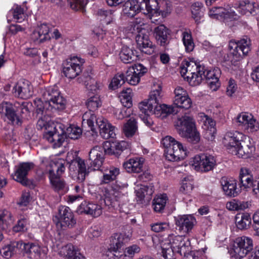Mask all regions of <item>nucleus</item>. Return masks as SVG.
Returning a JSON list of instances; mask_svg holds the SVG:
<instances>
[{
  "instance_id": "obj_30",
  "label": "nucleus",
  "mask_w": 259,
  "mask_h": 259,
  "mask_svg": "<svg viewBox=\"0 0 259 259\" xmlns=\"http://www.w3.org/2000/svg\"><path fill=\"white\" fill-rule=\"evenodd\" d=\"M198 69L197 71H192V73L187 74L185 78H187L188 81L192 85H197L200 84L204 79L203 71L204 70V66L198 64Z\"/></svg>"
},
{
  "instance_id": "obj_37",
  "label": "nucleus",
  "mask_w": 259,
  "mask_h": 259,
  "mask_svg": "<svg viewBox=\"0 0 259 259\" xmlns=\"http://www.w3.org/2000/svg\"><path fill=\"white\" fill-rule=\"evenodd\" d=\"M15 218L10 211L0 210V228L7 229L13 224Z\"/></svg>"
},
{
  "instance_id": "obj_19",
  "label": "nucleus",
  "mask_w": 259,
  "mask_h": 259,
  "mask_svg": "<svg viewBox=\"0 0 259 259\" xmlns=\"http://www.w3.org/2000/svg\"><path fill=\"white\" fill-rule=\"evenodd\" d=\"M15 96L27 99L31 97L33 93V88L30 82L26 80L19 81L13 89Z\"/></svg>"
},
{
  "instance_id": "obj_26",
  "label": "nucleus",
  "mask_w": 259,
  "mask_h": 259,
  "mask_svg": "<svg viewBox=\"0 0 259 259\" xmlns=\"http://www.w3.org/2000/svg\"><path fill=\"white\" fill-rule=\"evenodd\" d=\"M144 159L142 157L130 158L123 163V166L128 172L139 173L142 171Z\"/></svg>"
},
{
  "instance_id": "obj_34",
  "label": "nucleus",
  "mask_w": 259,
  "mask_h": 259,
  "mask_svg": "<svg viewBox=\"0 0 259 259\" xmlns=\"http://www.w3.org/2000/svg\"><path fill=\"white\" fill-rule=\"evenodd\" d=\"M255 151V147L253 144L240 145L235 150L236 153L233 155L239 157L246 158L251 157Z\"/></svg>"
},
{
  "instance_id": "obj_36",
  "label": "nucleus",
  "mask_w": 259,
  "mask_h": 259,
  "mask_svg": "<svg viewBox=\"0 0 259 259\" xmlns=\"http://www.w3.org/2000/svg\"><path fill=\"white\" fill-rule=\"evenodd\" d=\"M119 174V169L114 166H110L104 169L101 184H108L117 178Z\"/></svg>"
},
{
  "instance_id": "obj_63",
  "label": "nucleus",
  "mask_w": 259,
  "mask_h": 259,
  "mask_svg": "<svg viewBox=\"0 0 259 259\" xmlns=\"http://www.w3.org/2000/svg\"><path fill=\"white\" fill-rule=\"evenodd\" d=\"M183 41L187 52H190L193 50L194 48V43L191 33H184Z\"/></svg>"
},
{
  "instance_id": "obj_43",
  "label": "nucleus",
  "mask_w": 259,
  "mask_h": 259,
  "mask_svg": "<svg viewBox=\"0 0 259 259\" xmlns=\"http://www.w3.org/2000/svg\"><path fill=\"white\" fill-rule=\"evenodd\" d=\"M239 7L244 11V14L248 12L254 15L258 12L259 11V5L254 1L248 0L241 1L239 3Z\"/></svg>"
},
{
  "instance_id": "obj_27",
  "label": "nucleus",
  "mask_w": 259,
  "mask_h": 259,
  "mask_svg": "<svg viewBox=\"0 0 259 259\" xmlns=\"http://www.w3.org/2000/svg\"><path fill=\"white\" fill-rule=\"evenodd\" d=\"M178 110L173 105L159 104L150 112V114H154L157 117L163 118L170 114H177Z\"/></svg>"
},
{
  "instance_id": "obj_11",
  "label": "nucleus",
  "mask_w": 259,
  "mask_h": 259,
  "mask_svg": "<svg viewBox=\"0 0 259 259\" xmlns=\"http://www.w3.org/2000/svg\"><path fill=\"white\" fill-rule=\"evenodd\" d=\"M119 186H109L105 190V203L107 205L115 207L117 205L121 207L128 202L126 196L120 191Z\"/></svg>"
},
{
  "instance_id": "obj_61",
  "label": "nucleus",
  "mask_w": 259,
  "mask_h": 259,
  "mask_svg": "<svg viewBox=\"0 0 259 259\" xmlns=\"http://www.w3.org/2000/svg\"><path fill=\"white\" fill-rule=\"evenodd\" d=\"M151 230L156 233L164 232L169 229V223L166 222H158L150 225Z\"/></svg>"
},
{
  "instance_id": "obj_47",
  "label": "nucleus",
  "mask_w": 259,
  "mask_h": 259,
  "mask_svg": "<svg viewBox=\"0 0 259 259\" xmlns=\"http://www.w3.org/2000/svg\"><path fill=\"white\" fill-rule=\"evenodd\" d=\"M247 201L233 199L226 203V208L230 210H242L248 207Z\"/></svg>"
},
{
  "instance_id": "obj_21",
  "label": "nucleus",
  "mask_w": 259,
  "mask_h": 259,
  "mask_svg": "<svg viewBox=\"0 0 259 259\" xmlns=\"http://www.w3.org/2000/svg\"><path fill=\"white\" fill-rule=\"evenodd\" d=\"M135 39L138 47L142 52L147 55H152L155 52L156 46L150 40L147 33H138Z\"/></svg>"
},
{
  "instance_id": "obj_20",
  "label": "nucleus",
  "mask_w": 259,
  "mask_h": 259,
  "mask_svg": "<svg viewBox=\"0 0 259 259\" xmlns=\"http://www.w3.org/2000/svg\"><path fill=\"white\" fill-rule=\"evenodd\" d=\"M34 164L32 162H23L20 163L16 167L15 171L12 175L13 178L16 181L23 185L27 184V176L28 172L33 168Z\"/></svg>"
},
{
  "instance_id": "obj_51",
  "label": "nucleus",
  "mask_w": 259,
  "mask_h": 259,
  "mask_svg": "<svg viewBox=\"0 0 259 259\" xmlns=\"http://www.w3.org/2000/svg\"><path fill=\"white\" fill-rule=\"evenodd\" d=\"M165 194L156 196L153 200V206L155 211L160 212L164 208L167 201Z\"/></svg>"
},
{
  "instance_id": "obj_6",
  "label": "nucleus",
  "mask_w": 259,
  "mask_h": 259,
  "mask_svg": "<svg viewBox=\"0 0 259 259\" xmlns=\"http://www.w3.org/2000/svg\"><path fill=\"white\" fill-rule=\"evenodd\" d=\"M179 134L192 143H198L200 139V134L197 131L194 119L188 116L179 118L176 124Z\"/></svg>"
},
{
  "instance_id": "obj_56",
  "label": "nucleus",
  "mask_w": 259,
  "mask_h": 259,
  "mask_svg": "<svg viewBox=\"0 0 259 259\" xmlns=\"http://www.w3.org/2000/svg\"><path fill=\"white\" fill-rule=\"evenodd\" d=\"M29 226L28 219L22 217L18 220L17 224L13 227V230L15 232H25L28 230Z\"/></svg>"
},
{
  "instance_id": "obj_54",
  "label": "nucleus",
  "mask_w": 259,
  "mask_h": 259,
  "mask_svg": "<svg viewBox=\"0 0 259 259\" xmlns=\"http://www.w3.org/2000/svg\"><path fill=\"white\" fill-rule=\"evenodd\" d=\"M254 118L253 116L248 112H242L240 113L236 118V121L238 125L242 126L244 130H246L247 125Z\"/></svg>"
},
{
  "instance_id": "obj_5",
  "label": "nucleus",
  "mask_w": 259,
  "mask_h": 259,
  "mask_svg": "<svg viewBox=\"0 0 259 259\" xmlns=\"http://www.w3.org/2000/svg\"><path fill=\"white\" fill-rule=\"evenodd\" d=\"M165 148L166 159L171 161L184 159L187 155V149L182 144L170 136H166L161 141Z\"/></svg>"
},
{
  "instance_id": "obj_42",
  "label": "nucleus",
  "mask_w": 259,
  "mask_h": 259,
  "mask_svg": "<svg viewBox=\"0 0 259 259\" xmlns=\"http://www.w3.org/2000/svg\"><path fill=\"white\" fill-rule=\"evenodd\" d=\"M172 5L171 3L167 0H162L159 3H157L155 10L153 11V13H158L163 17H165L170 14Z\"/></svg>"
},
{
  "instance_id": "obj_22",
  "label": "nucleus",
  "mask_w": 259,
  "mask_h": 259,
  "mask_svg": "<svg viewBox=\"0 0 259 259\" xmlns=\"http://www.w3.org/2000/svg\"><path fill=\"white\" fill-rule=\"evenodd\" d=\"M57 127H54L53 130H48L44 135V138L52 144L53 148L60 147L65 142L66 136L63 132L59 133Z\"/></svg>"
},
{
  "instance_id": "obj_10",
  "label": "nucleus",
  "mask_w": 259,
  "mask_h": 259,
  "mask_svg": "<svg viewBox=\"0 0 259 259\" xmlns=\"http://www.w3.org/2000/svg\"><path fill=\"white\" fill-rule=\"evenodd\" d=\"M162 96L161 85H154L147 100L144 101L139 104L140 110L145 114H150V112L156 108V106L160 104V102Z\"/></svg>"
},
{
  "instance_id": "obj_4",
  "label": "nucleus",
  "mask_w": 259,
  "mask_h": 259,
  "mask_svg": "<svg viewBox=\"0 0 259 259\" xmlns=\"http://www.w3.org/2000/svg\"><path fill=\"white\" fill-rule=\"evenodd\" d=\"M95 121L99 126L100 135L104 139H108L114 137L115 136V127L109 123L107 119L103 117L97 118L95 115L91 112H86L83 115L82 124L87 123L93 134H96L94 125Z\"/></svg>"
},
{
  "instance_id": "obj_35",
  "label": "nucleus",
  "mask_w": 259,
  "mask_h": 259,
  "mask_svg": "<svg viewBox=\"0 0 259 259\" xmlns=\"http://www.w3.org/2000/svg\"><path fill=\"white\" fill-rule=\"evenodd\" d=\"M128 146L127 143L123 141L120 142L113 143L112 145L108 142L104 143V152L107 154L113 155L118 154V152L115 151V150L118 151H123Z\"/></svg>"
},
{
  "instance_id": "obj_16",
  "label": "nucleus",
  "mask_w": 259,
  "mask_h": 259,
  "mask_svg": "<svg viewBox=\"0 0 259 259\" xmlns=\"http://www.w3.org/2000/svg\"><path fill=\"white\" fill-rule=\"evenodd\" d=\"M0 113L9 123L14 125L21 124V119L17 115L14 107L11 103L4 102L0 104Z\"/></svg>"
},
{
  "instance_id": "obj_62",
  "label": "nucleus",
  "mask_w": 259,
  "mask_h": 259,
  "mask_svg": "<svg viewBox=\"0 0 259 259\" xmlns=\"http://www.w3.org/2000/svg\"><path fill=\"white\" fill-rule=\"evenodd\" d=\"M70 8L74 11L82 10L88 2V0H67Z\"/></svg>"
},
{
  "instance_id": "obj_64",
  "label": "nucleus",
  "mask_w": 259,
  "mask_h": 259,
  "mask_svg": "<svg viewBox=\"0 0 259 259\" xmlns=\"http://www.w3.org/2000/svg\"><path fill=\"white\" fill-rule=\"evenodd\" d=\"M183 41L187 52H190L193 50L194 48V43L191 33H184Z\"/></svg>"
},
{
  "instance_id": "obj_14",
  "label": "nucleus",
  "mask_w": 259,
  "mask_h": 259,
  "mask_svg": "<svg viewBox=\"0 0 259 259\" xmlns=\"http://www.w3.org/2000/svg\"><path fill=\"white\" fill-rule=\"evenodd\" d=\"M175 225L179 231L184 234H188L191 232L196 221L191 214L179 215L175 217Z\"/></svg>"
},
{
  "instance_id": "obj_29",
  "label": "nucleus",
  "mask_w": 259,
  "mask_h": 259,
  "mask_svg": "<svg viewBox=\"0 0 259 259\" xmlns=\"http://www.w3.org/2000/svg\"><path fill=\"white\" fill-rule=\"evenodd\" d=\"M142 9H143V7L139 5L136 0H128L123 5L122 12L125 16L132 17Z\"/></svg>"
},
{
  "instance_id": "obj_60",
  "label": "nucleus",
  "mask_w": 259,
  "mask_h": 259,
  "mask_svg": "<svg viewBox=\"0 0 259 259\" xmlns=\"http://www.w3.org/2000/svg\"><path fill=\"white\" fill-rule=\"evenodd\" d=\"M125 82V78L123 74H117L112 79L109 88L112 90H115L121 87Z\"/></svg>"
},
{
  "instance_id": "obj_48",
  "label": "nucleus",
  "mask_w": 259,
  "mask_h": 259,
  "mask_svg": "<svg viewBox=\"0 0 259 259\" xmlns=\"http://www.w3.org/2000/svg\"><path fill=\"white\" fill-rule=\"evenodd\" d=\"M203 4L200 2H195L191 5V11L192 17L197 23L200 22L203 17Z\"/></svg>"
},
{
  "instance_id": "obj_31",
  "label": "nucleus",
  "mask_w": 259,
  "mask_h": 259,
  "mask_svg": "<svg viewBox=\"0 0 259 259\" xmlns=\"http://www.w3.org/2000/svg\"><path fill=\"white\" fill-rule=\"evenodd\" d=\"M81 212L92 215L94 217L100 216L102 213V207L97 204L84 202L80 205Z\"/></svg>"
},
{
  "instance_id": "obj_46",
  "label": "nucleus",
  "mask_w": 259,
  "mask_h": 259,
  "mask_svg": "<svg viewBox=\"0 0 259 259\" xmlns=\"http://www.w3.org/2000/svg\"><path fill=\"white\" fill-rule=\"evenodd\" d=\"M199 62H197L193 59L190 60L189 61L183 62L181 67V74L184 78L187 74L192 73V71H197L198 69V64Z\"/></svg>"
},
{
  "instance_id": "obj_18",
  "label": "nucleus",
  "mask_w": 259,
  "mask_h": 259,
  "mask_svg": "<svg viewBox=\"0 0 259 259\" xmlns=\"http://www.w3.org/2000/svg\"><path fill=\"white\" fill-rule=\"evenodd\" d=\"M175 96L174 105L178 108L189 109L191 107L192 101L189 97L186 91L180 87H177L175 91Z\"/></svg>"
},
{
  "instance_id": "obj_8",
  "label": "nucleus",
  "mask_w": 259,
  "mask_h": 259,
  "mask_svg": "<svg viewBox=\"0 0 259 259\" xmlns=\"http://www.w3.org/2000/svg\"><path fill=\"white\" fill-rule=\"evenodd\" d=\"M168 240L171 248L175 252L184 255L183 259H198V256L195 255L193 252L189 253L190 250V242L182 235L175 236L169 235Z\"/></svg>"
},
{
  "instance_id": "obj_58",
  "label": "nucleus",
  "mask_w": 259,
  "mask_h": 259,
  "mask_svg": "<svg viewBox=\"0 0 259 259\" xmlns=\"http://www.w3.org/2000/svg\"><path fill=\"white\" fill-rule=\"evenodd\" d=\"M121 100L124 106L130 108L132 105V91L130 89L122 91L120 93Z\"/></svg>"
},
{
  "instance_id": "obj_25",
  "label": "nucleus",
  "mask_w": 259,
  "mask_h": 259,
  "mask_svg": "<svg viewBox=\"0 0 259 259\" xmlns=\"http://www.w3.org/2000/svg\"><path fill=\"white\" fill-rule=\"evenodd\" d=\"M220 74V70L218 68L208 70L204 67V70L202 75L204 76V79H205L207 80L208 85L212 91H215L220 87L219 77Z\"/></svg>"
},
{
  "instance_id": "obj_59",
  "label": "nucleus",
  "mask_w": 259,
  "mask_h": 259,
  "mask_svg": "<svg viewBox=\"0 0 259 259\" xmlns=\"http://www.w3.org/2000/svg\"><path fill=\"white\" fill-rule=\"evenodd\" d=\"M82 133L81 129L78 126L71 125L66 129V134L68 137L71 139H78Z\"/></svg>"
},
{
  "instance_id": "obj_17",
  "label": "nucleus",
  "mask_w": 259,
  "mask_h": 259,
  "mask_svg": "<svg viewBox=\"0 0 259 259\" xmlns=\"http://www.w3.org/2000/svg\"><path fill=\"white\" fill-rule=\"evenodd\" d=\"M104 146H95L89 152V161L91 167L94 170H99L104 159Z\"/></svg>"
},
{
  "instance_id": "obj_53",
  "label": "nucleus",
  "mask_w": 259,
  "mask_h": 259,
  "mask_svg": "<svg viewBox=\"0 0 259 259\" xmlns=\"http://www.w3.org/2000/svg\"><path fill=\"white\" fill-rule=\"evenodd\" d=\"M84 84L89 90L95 93H97L98 91L101 90L103 87V84L101 82L96 81L90 76L86 77Z\"/></svg>"
},
{
  "instance_id": "obj_40",
  "label": "nucleus",
  "mask_w": 259,
  "mask_h": 259,
  "mask_svg": "<svg viewBox=\"0 0 259 259\" xmlns=\"http://www.w3.org/2000/svg\"><path fill=\"white\" fill-rule=\"evenodd\" d=\"M148 24L144 23L141 18L136 19L128 24L125 27V31L127 32H141L145 30L147 27Z\"/></svg>"
},
{
  "instance_id": "obj_28",
  "label": "nucleus",
  "mask_w": 259,
  "mask_h": 259,
  "mask_svg": "<svg viewBox=\"0 0 259 259\" xmlns=\"http://www.w3.org/2000/svg\"><path fill=\"white\" fill-rule=\"evenodd\" d=\"M240 187L247 189L253 186V192L257 197L259 198V174L253 182L252 175H247L240 178Z\"/></svg>"
},
{
  "instance_id": "obj_3",
  "label": "nucleus",
  "mask_w": 259,
  "mask_h": 259,
  "mask_svg": "<svg viewBox=\"0 0 259 259\" xmlns=\"http://www.w3.org/2000/svg\"><path fill=\"white\" fill-rule=\"evenodd\" d=\"M228 49L229 52L223 58L224 62L230 67L237 66L243 56L250 51V40L246 37L237 41L231 40Z\"/></svg>"
},
{
  "instance_id": "obj_33",
  "label": "nucleus",
  "mask_w": 259,
  "mask_h": 259,
  "mask_svg": "<svg viewBox=\"0 0 259 259\" xmlns=\"http://www.w3.org/2000/svg\"><path fill=\"white\" fill-rule=\"evenodd\" d=\"M34 105L36 109V112L37 115H43L44 116H51L52 113L55 111V109L51 106L48 108L46 105V101H42L41 99L37 98L33 101Z\"/></svg>"
},
{
  "instance_id": "obj_38",
  "label": "nucleus",
  "mask_w": 259,
  "mask_h": 259,
  "mask_svg": "<svg viewBox=\"0 0 259 259\" xmlns=\"http://www.w3.org/2000/svg\"><path fill=\"white\" fill-rule=\"evenodd\" d=\"M20 241H15L3 247L1 250V253L3 257L9 258L14 253H20Z\"/></svg>"
},
{
  "instance_id": "obj_39",
  "label": "nucleus",
  "mask_w": 259,
  "mask_h": 259,
  "mask_svg": "<svg viewBox=\"0 0 259 259\" xmlns=\"http://www.w3.org/2000/svg\"><path fill=\"white\" fill-rule=\"evenodd\" d=\"M121 60L124 63H130L137 58L136 51L127 46L122 47L119 53Z\"/></svg>"
},
{
  "instance_id": "obj_15",
  "label": "nucleus",
  "mask_w": 259,
  "mask_h": 259,
  "mask_svg": "<svg viewBox=\"0 0 259 259\" xmlns=\"http://www.w3.org/2000/svg\"><path fill=\"white\" fill-rule=\"evenodd\" d=\"M244 135L239 132H229L227 133L223 139V143L228 152L232 154L235 153V150L241 144L240 142L243 140Z\"/></svg>"
},
{
  "instance_id": "obj_52",
  "label": "nucleus",
  "mask_w": 259,
  "mask_h": 259,
  "mask_svg": "<svg viewBox=\"0 0 259 259\" xmlns=\"http://www.w3.org/2000/svg\"><path fill=\"white\" fill-rule=\"evenodd\" d=\"M38 120L37 122V126L40 128H45L47 131L53 130L54 127H56L54 124L51 121L50 117L43 115H37Z\"/></svg>"
},
{
  "instance_id": "obj_7",
  "label": "nucleus",
  "mask_w": 259,
  "mask_h": 259,
  "mask_svg": "<svg viewBox=\"0 0 259 259\" xmlns=\"http://www.w3.org/2000/svg\"><path fill=\"white\" fill-rule=\"evenodd\" d=\"M42 98L46 101V106H52L55 110H62L65 108L66 101L61 95L57 86L49 87L42 90Z\"/></svg>"
},
{
  "instance_id": "obj_12",
  "label": "nucleus",
  "mask_w": 259,
  "mask_h": 259,
  "mask_svg": "<svg viewBox=\"0 0 259 259\" xmlns=\"http://www.w3.org/2000/svg\"><path fill=\"white\" fill-rule=\"evenodd\" d=\"M190 165L197 171L207 172L214 168L216 160L214 156L210 155H197L191 160Z\"/></svg>"
},
{
  "instance_id": "obj_50",
  "label": "nucleus",
  "mask_w": 259,
  "mask_h": 259,
  "mask_svg": "<svg viewBox=\"0 0 259 259\" xmlns=\"http://www.w3.org/2000/svg\"><path fill=\"white\" fill-rule=\"evenodd\" d=\"M101 104L102 102L100 97L97 94L91 96L86 102L87 107L90 110L89 112L91 113H92L91 111L96 110L101 106Z\"/></svg>"
},
{
  "instance_id": "obj_57",
  "label": "nucleus",
  "mask_w": 259,
  "mask_h": 259,
  "mask_svg": "<svg viewBox=\"0 0 259 259\" xmlns=\"http://www.w3.org/2000/svg\"><path fill=\"white\" fill-rule=\"evenodd\" d=\"M193 188V180L191 176H188L183 179L180 191L184 194L190 192Z\"/></svg>"
},
{
  "instance_id": "obj_41",
  "label": "nucleus",
  "mask_w": 259,
  "mask_h": 259,
  "mask_svg": "<svg viewBox=\"0 0 259 259\" xmlns=\"http://www.w3.org/2000/svg\"><path fill=\"white\" fill-rule=\"evenodd\" d=\"M77 166L78 167V179L80 182H83L87 175V168L83 160L77 157L71 160L70 166Z\"/></svg>"
},
{
  "instance_id": "obj_9",
  "label": "nucleus",
  "mask_w": 259,
  "mask_h": 259,
  "mask_svg": "<svg viewBox=\"0 0 259 259\" xmlns=\"http://www.w3.org/2000/svg\"><path fill=\"white\" fill-rule=\"evenodd\" d=\"M253 248L252 239L247 236L237 237L233 241L232 247V256L236 259H241L246 256Z\"/></svg>"
},
{
  "instance_id": "obj_13",
  "label": "nucleus",
  "mask_w": 259,
  "mask_h": 259,
  "mask_svg": "<svg viewBox=\"0 0 259 259\" xmlns=\"http://www.w3.org/2000/svg\"><path fill=\"white\" fill-rule=\"evenodd\" d=\"M84 60L80 57L72 56L63 63V73L67 78L73 79L81 72Z\"/></svg>"
},
{
  "instance_id": "obj_45",
  "label": "nucleus",
  "mask_w": 259,
  "mask_h": 259,
  "mask_svg": "<svg viewBox=\"0 0 259 259\" xmlns=\"http://www.w3.org/2000/svg\"><path fill=\"white\" fill-rule=\"evenodd\" d=\"M137 130V122L134 117L130 118L123 127V133L127 138L132 137L136 134Z\"/></svg>"
},
{
  "instance_id": "obj_24",
  "label": "nucleus",
  "mask_w": 259,
  "mask_h": 259,
  "mask_svg": "<svg viewBox=\"0 0 259 259\" xmlns=\"http://www.w3.org/2000/svg\"><path fill=\"white\" fill-rule=\"evenodd\" d=\"M59 218L62 227L72 228L76 224L72 212L66 206L59 207Z\"/></svg>"
},
{
  "instance_id": "obj_49",
  "label": "nucleus",
  "mask_w": 259,
  "mask_h": 259,
  "mask_svg": "<svg viewBox=\"0 0 259 259\" xmlns=\"http://www.w3.org/2000/svg\"><path fill=\"white\" fill-rule=\"evenodd\" d=\"M124 235L121 234L116 233L113 234L111 237V249L114 252H117L118 250L120 248L124 241Z\"/></svg>"
},
{
  "instance_id": "obj_2",
  "label": "nucleus",
  "mask_w": 259,
  "mask_h": 259,
  "mask_svg": "<svg viewBox=\"0 0 259 259\" xmlns=\"http://www.w3.org/2000/svg\"><path fill=\"white\" fill-rule=\"evenodd\" d=\"M208 16L212 19L223 20V23L230 28L231 30H234V29H232L233 27H236L241 31L250 30V27L246 23L238 21L239 16L236 14L233 8L229 6L226 8L213 7L209 10Z\"/></svg>"
},
{
  "instance_id": "obj_1",
  "label": "nucleus",
  "mask_w": 259,
  "mask_h": 259,
  "mask_svg": "<svg viewBox=\"0 0 259 259\" xmlns=\"http://www.w3.org/2000/svg\"><path fill=\"white\" fill-rule=\"evenodd\" d=\"M40 160L41 167H45L46 172L49 174L50 183L54 190L56 191H66V183L60 178L65 171L64 164L58 161L52 160L51 157H41Z\"/></svg>"
},
{
  "instance_id": "obj_55",
  "label": "nucleus",
  "mask_w": 259,
  "mask_h": 259,
  "mask_svg": "<svg viewBox=\"0 0 259 259\" xmlns=\"http://www.w3.org/2000/svg\"><path fill=\"white\" fill-rule=\"evenodd\" d=\"M76 248L72 244H67L59 249V254L62 256L71 259L75 254Z\"/></svg>"
},
{
  "instance_id": "obj_44",
  "label": "nucleus",
  "mask_w": 259,
  "mask_h": 259,
  "mask_svg": "<svg viewBox=\"0 0 259 259\" xmlns=\"http://www.w3.org/2000/svg\"><path fill=\"white\" fill-rule=\"evenodd\" d=\"M236 225L240 230L247 229L251 223V219L248 213L237 214L235 218Z\"/></svg>"
},
{
  "instance_id": "obj_23",
  "label": "nucleus",
  "mask_w": 259,
  "mask_h": 259,
  "mask_svg": "<svg viewBox=\"0 0 259 259\" xmlns=\"http://www.w3.org/2000/svg\"><path fill=\"white\" fill-rule=\"evenodd\" d=\"M20 253L30 259H33L40 254V246L36 242L24 243L20 241Z\"/></svg>"
},
{
  "instance_id": "obj_32",
  "label": "nucleus",
  "mask_w": 259,
  "mask_h": 259,
  "mask_svg": "<svg viewBox=\"0 0 259 259\" xmlns=\"http://www.w3.org/2000/svg\"><path fill=\"white\" fill-rule=\"evenodd\" d=\"M221 185L225 194L231 197L236 196L238 193L237 191V184L234 180H228L222 178L221 180Z\"/></svg>"
}]
</instances>
